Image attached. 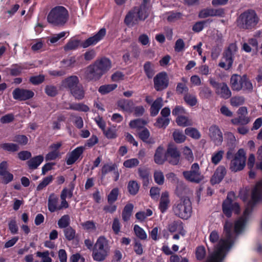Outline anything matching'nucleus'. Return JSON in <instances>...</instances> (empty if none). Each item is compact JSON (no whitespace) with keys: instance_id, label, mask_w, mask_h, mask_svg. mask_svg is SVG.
Listing matches in <instances>:
<instances>
[{"instance_id":"nucleus-1","label":"nucleus","mask_w":262,"mask_h":262,"mask_svg":"<svg viewBox=\"0 0 262 262\" xmlns=\"http://www.w3.org/2000/svg\"><path fill=\"white\" fill-rule=\"evenodd\" d=\"M262 198V181L258 182L254 188L251 200L249 202L243 216L238 219L233 226V224L226 221L224 227V237L219 240V235L215 231L211 232L209 239L213 244L214 248L209 252L206 262H223L225 255L232 246L236 234L240 233L245 228L251 212L250 208Z\"/></svg>"},{"instance_id":"nucleus-2","label":"nucleus","mask_w":262,"mask_h":262,"mask_svg":"<svg viewBox=\"0 0 262 262\" xmlns=\"http://www.w3.org/2000/svg\"><path fill=\"white\" fill-rule=\"evenodd\" d=\"M69 17L68 10L63 6H56L51 9L48 16V21L55 26H63Z\"/></svg>"},{"instance_id":"nucleus-3","label":"nucleus","mask_w":262,"mask_h":262,"mask_svg":"<svg viewBox=\"0 0 262 262\" xmlns=\"http://www.w3.org/2000/svg\"><path fill=\"white\" fill-rule=\"evenodd\" d=\"M191 209V203L187 197L178 201L172 208L174 214L183 219H187L190 216Z\"/></svg>"},{"instance_id":"nucleus-4","label":"nucleus","mask_w":262,"mask_h":262,"mask_svg":"<svg viewBox=\"0 0 262 262\" xmlns=\"http://www.w3.org/2000/svg\"><path fill=\"white\" fill-rule=\"evenodd\" d=\"M109 251L108 242L103 236L99 237L93 250V257L97 261H101L104 259Z\"/></svg>"},{"instance_id":"nucleus-5","label":"nucleus","mask_w":262,"mask_h":262,"mask_svg":"<svg viewBox=\"0 0 262 262\" xmlns=\"http://www.w3.org/2000/svg\"><path fill=\"white\" fill-rule=\"evenodd\" d=\"M258 21V17L253 11H248L242 13L237 18L236 23L238 27L249 29L254 27Z\"/></svg>"},{"instance_id":"nucleus-6","label":"nucleus","mask_w":262,"mask_h":262,"mask_svg":"<svg viewBox=\"0 0 262 262\" xmlns=\"http://www.w3.org/2000/svg\"><path fill=\"white\" fill-rule=\"evenodd\" d=\"M230 84L233 90L251 91L253 85L246 75H233L230 78Z\"/></svg>"},{"instance_id":"nucleus-7","label":"nucleus","mask_w":262,"mask_h":262,"mask_svg":"<svg viewBox=\"0 0 262 262\" xmlns=\"http://www.w3.org/2000/svg\"><path fill=\"white\" fill-rule=\"evenodd\" d=\"M183 174L186 180L195 183H199L205 179V177L200 171L199 164L196 163L191 165L190 170L184 171Z\"/></svg>"},{"instance_id":"nucleus-8","label":"nucleus","mask_w":262,"mask_h":262,"mask_svg":"<svg viewBox=\"0 0 262 262\" xmlns=\"http://www.w3.org/2000/svg\"><path fill=\"white\" fill-rule=\"evenodd\" d=\"M246 165V152L243 149H239L231 161L230 169L237 172L244 169Z\"/></svg>"},{"instance_id":"nucleus-9","label":"nucleus","mask_w":262,"mask_h":262,"mask_svg":"<svg viewBox=\"0 0 262 262\" xmlns=\"http://www.w3.org/2000/svg\"><path fill=\"white\" fill-rule=\"evenodd\" d=\"M232 195V193L228 194L227 199L223 203V211L227 217H230L232 212L238 213L240 211L238 204L236 202H233L230 198Z\"/></svg>"},{"instance_id":"nucleus-10","label":"nucleus","mask_w":262,"mask_h":262,"mask_svg":"<svg viewBox=\"0 0 262 262\" xmlns=\"http://www.w3.org/2000/svg\"><path fill=\"white\" fill-rule=\"evenodd\" d=\"M168 84L169 78L167 74L165 72L158 73L154 78V88L157 91L166 89Z\"/></svg>"},{"instance_id":"nucleus-11","label":"nucleus","mask_w":262,"mask_h":262,"mask_svg":"<svg viewBox=\"0 0 262 262\" xmlns=\"http://www.w3.org/2000/svg\"><path fill=\"white\" fill-rule=\"evenodd\" d=\"M106 35L105 28L101 29L97 33L93 36L88 38L81 43L83 48H88L91 46H94L101 41Z\"/></svg>"},{"instance_id":"nucleus-12","label":"nucleus","mask_w":262,"mask_h":262,"mask_svg":"<svg viewBox=\"0 0 262 262\" xmlns=\"http://www.w3.org/2000/svg\"><path fill=\"white\" fill-rule=\"evenodd\" d=\"M102 75L95 65L93 64L90 65L85 69L84 77L89 81H97Z\"/></svg>"},{"instance_id":"nucleus-13","label":"nucleus","mask_w":262,"mask_h":262,"mask_svg":"<svg viewBox=\"0 0 262 262\" xmlns=\"http://www.w3.org/2000/svg\"><path fill=\"white\" fill-rule=\"evenodd\" d=\"M12 94L14 99L21 101L29 99L34 95V92L31 90L19 88L15 89Z\"/></svg>"},{"instance_id":"nucleus-14","label":"nucleus","mask_w":262,"mask_h":262,"mask_svg":"<svg viewBox=\"0 0 262 262\" xmlns=\"http://www.w3.org/2000/svg\"><path fill=\"white\" fill-rule=\"evenodd\" d=\"M209 136L216 145H220L223 140V134L218 126L212 125L209 129Z\"/></svg>"},{"instance_id":"nucleus-15","label":"nucleus","mask_w":262,"mask_h":262,"mask_svg":"<svg viewBox=\"0 0 262 262\" xmlns=\"http://www.w3.org/2000/svg\"><path fill=\"white\" fill-rule=\"evenodd\" d=\"M224 14V10L222 8H207L203 9L200 12L199 17L201 18H204L209 16L223 17Z\"/></svg>"},{"instance_id":"nucleus-16","label":"nucleus","mask_w":262,"mask_h":262,"mask_svg":"<svg viewBox=\"0 0 262 262\" xmlns=\"http://www.w3.org/2000/svg\"><path fill=\"white\" fill-rule=\"evenodd\" d=\"M166 160L171 164L177 165L180 161V153L174 146H169L166 154Z\"/></svg>"},{"instance_id":"nucleus-17","label":"nucleus","mask_w":262,"mask_h":262,"mask_svg":"<svg viewBox=\"0 0 262 262\" xmlns=\"http://www.w3.org/2000/svg\"><path fill=\"white\" fill-rule=\"evenodd\" d=\"M48 207L51 212H54L56 211L65 208L64 207H62L61 202L59 205L58 204V197L54 193L50 194L49 196Z\"/></svg>"},{"instance_id":"nucleus-18","label":"nucleus","mask_w":262,"mask_h":262,"mask_svg":"<svg viewBox=\"0 0 262 262\" xmlns=\"http://www.w3.org/2000/svg\"><path fill=\"white\" fill-rule=\"evenodd\" d=\"M94 64L102 75L107 72L111 68V62L110 60L106 58H102L97 60Z\"/></svg>"},{"instance_id":"nucleus-19","label":"nucleus","mask_w":262,"mask_h":262,"mask_svg":"<svg viewBox=\"0 0 262 262\" xmlns=\"http://www.w3.org/2000/svg\"><path fill=\"white\" fill-rule=\"evenodd\" d=\"M79 84V79L76 76H70L62 82V85L66 88H68L70 91H71Z\"/></svg>"},{"instance_id":"nucleus-20","label":"nucleus","mask_w":262,"mask_h":262,"mask_svg":"<svg viewBox=\"0 0 262 262\" xmlns=\"http://www.w3.org/2000/svg\"><path fill=\"white\" fill-rule=\"evenodd\" d=\"M226 173V169L223 166H219L210 180L211 184L214 185L219 183L224 178Z\"/></svg>"},{"instance_id":"nucleus-21","label":"nucleus","mask_w":262,"mask_h":262,"mask_svg":"<svg viewBox=\"0 0 262 262\" xmlns=\"http://www.w3.org/2000/svg\"><path fill=\"white\" fill-rule=\"evenodd\" d=\"M83 151V148L81 146L78 147L73 150L69 155L67 160V164L68 165H72L74 163L82 154Z\"/></svg>"},{"instance_id":"nucleus-22","label":"nucleus","mask_w":262,"mask_h":262,"mask_svg":"<svg viewBox=\"0 0 262 262\" xmlns=\"http://www.w3.org/2000/svg\"><path fill=\"white\" fill-rule=\"evenodd\" d=\"M233 61V56H231L229 53H225L221 61L219 63V66L225 70H229L232 67Z\"/></svg>"},{"instance_id":"nucleus-23","label":"nucleus","mask_w":262,"mask_h":262,"mask_svg":"<svg viewBox=\"0 0 262 262\" xmlns=\"http://www.w3.org/2000/svg\"><path fill=\"white\" fill-rule=\"evenodd\" d=\"M136 12V10L134 8L126 15L124 21L127 26L132 27L138 23L139 19Z\"/></svg>"},{"instance_id":"nucleus-24","label":"nucleus","mask_w":262,"mask_h":262,"mask_svg":"<svg viewBox=\"0 0 262 262\" xmlns=\"http://www.w3.org/2000/svg\"><path fill=\"white\" fill-rule=\"evenodd\" d=\"M170 203L169 194L167 191L163 192L160 198L159 209L162 212H165L168 208Z\"/></svg>"},{"instance_id":"nucleus-25","label":"nucleus","mask_w":262,"mask_h":262,"mask_svg":"<svg viewBox=\"0 0 262 262\" xmlns=\"http://www.w3.org/2000/svg\"><path fill=\"white\" fill-rule=\"evenodd\" d=\"M217 94L221 97L227 99L231 95V92L226 84L224 83H220V86L217 88L215 91Z\"/></svg>"},{"instance_id":"nucleus-26","label":"nucleus","mask_w":262,"mask_h":262,"mask_svg":"<svg viewBox=\"0 0 262 262\" xmlns=\"http://www.w3.org/2000/svg\"><path fill=\"white\" fill-rule=\"evenodd\" d=\"M73 196L72 190H70L65 188L61 192L60 199L61 202L62 207H64L65 208L69 207V205L68 202L66 201L67 198H71Z\"/></svg>"},{"instance_id":"nucleus-27","label":"nucleus","mask_w":262,"mask_h":262,"mask_svg":"<svg viewBox=\"0 0 262 262\" xmlns=\"http://www.w3.org/2000/svg\"><path fill=\"white\" fill-rule=\"evenodd\" d=\"M164 148L159 146L156 150L154 156V161L158 164H162L166 159V156L164 155Z\"/></svg>"},{"instance_id":"nucleus-28","label":"nucleus","mask_w":262,"mask_h":262,"mask_svg":"<svg viewBox=\"0 0 262 262\" xmlns=\"http://www.w3.org/2000/svg\"><path fill=\"white\" fill-rule=\"evenodd\" d=\"M162 102L163 100L162 98L159 97L153 102L150 107V114L151 116H155L158 114L160 109L163 105Z\"/></svg>"},{"instance_id":"nucleus-29","label":"nucleus","mask_w":262,"mask_h":262,"mask_svg":"<svg viewBox=\"0 0 262 262\" xmlns=\"http://www.w3.org/2000/svg\"><path fill=\"white\" fill-rule=\"evenodd\" d=\"M107 200L109 205L104 207V210L106 212H113L115 210V206L114 205L115 202V189H112L111 193L108 194Z\"/></svg>"},{"instance_id":"nucleus-30","label":"nucleus","mask_w":262,"mask_h":262,"mask_svg":"<svg viewBox=\"0 0 262 262\" xmlns=\"http://www.w3.org/2000/svg\"><path fill=\"white\" fill-rule=\"evenodd\" d=\"M169 229L170 232H177L182 236L184 235L185 233L181 222H173L169 226Z\"/></svg>"},{"instance_id":"nucleus-31","label":"nucleus","mask_w":262,"mask_h":262,"mask_svg":"<svg viewBox=\"0 0 262 262\" xmlns=\"http://www.w3.org/2000/svg\"><path fill=\"white\" fill-rule=\"evenodd\" d=\"M70 93L76 99L81 100L84 97V91L80 84L70 91Z\"/></svg>"},{"instance_id":"nucleus-32","label":"nucleus","mask_w":262,"mask_h":262,"mask_svg":"<svg viewBox=\"0 0 262 262\" xmlns=\"http://www.w3.org/2000/svg\"><path fill=\"white\" fill-rule=\"evenodd\" d=\"M43 157L42 156H36L28 161V165L31 169H36L42 162Z\"/></svg>"},{"instance_id":"nucleus-33","label":"nucleus","mask_w":262,"mask_h":262,"mask_svg":"<svg viewBox=\"0 0 262 262\" xmlns=\"http://www.w3.org/2000/svg\"><path fill=\"white\" fill-rule=\"evenodd\" d=\"M195 257L198 260L202 261L205 259L206 256V250L204 246H198L194 251Z\"/></svg>"},{"instance_id":"nucleus-34","label":"nucleus","mask_w":262,"mask_h":262,"mask_svg":"<svg viewBox=\"0 0 262 262\" xmlns=\"http://www.w3.org/2000/svg\"><path fill=\"white\" fill-rule=\"evenodd\" d=\"M139 20H144L148 15V9L145 6L135 8Z\"/></svg>"},{"instance_id":"nucleus-35","label":"nucleus","mask_w":262,"mask_h":262,"mask_svg":"<svg viewBox=\"0 0 262 262\" xmlns=\"http://www.w3.org/2000/svg\"><path fill=\"white\" fill-rule=\"evenodd\" d=\"M176 122L179 126L185 127L192 125V121L185 116H179L176 119Z\"/></svg>"},{"instance_id":"nucleus-36","label":"nucleus","mask_w":262,"mask_h":262,"mask_svg":"<svg viewBox=\"0 0 262 262\" xmlns=\"http://www.w3.org/2000/svg\"><path fill=\"white\" fill-rule=\"evenodd\" d=\"M140 138L144 142L147 143L152 144L154 143L153 139L149 138L150 133L149 130L144 128L138 133Z\"/></svg>"},{"instance_id":"nucleus-37","label":"nucleus","mask_w":262,"mask_h":262,"mask_svg":"<svg viewBox=\"0 0 262 262\" xmlns=\"http://www.w3.org/2000/svg\"><path fill=\"white\" fill-rule=\"evenodd\" d=\"M118 106L123 111H130L133 106V102L127 100H121L118 102Z\"/></svg>"},{"instance_id":"nucleus-38","label":"nucleus","mask_w":262,"mask_h":262,"mask_svg":"<svg viewBox=\"0 0 262 262\" xmlns=\"http://www.w3.org/2000/svg\"><path fill=\"white\" fill-rule=\"evenodd\" d=\"M143 68L146 76L148 78H151L155 74L154 64L150 62H146Z\"/></svg>"},{"instance_id":"nucleus-39","label":"nucleus","mask_w":262,"mask_h":262,"mask_svg":"<svg viewBox=\"0 0 262 262\" xmlns=\"http://www.w3.org/2000/svg\"><path fill=\"white\" fill-rule=\"evenodd\" d=\"M0 148L9 152H14L18 150V146L12 143H4L0 144Z\"/></svg>"},{"instance_id":"nucleus-40","label":"nucleus","mask_w":262,"mask_h":262,"mask_svg":"<svg viewBox=\"0 0 262 262\" xmlns=\"http://www.w3.org/2000/svg\"><path fill=\"white\" fill-rule=\"evenodd\" d=\"M67 108L84 112L89 111V108L87 105L81 103L71 104L69 107Z\"/></svg>"},{"instance_id":"nucleus-41","label":"nucleus","mask_w":262,"mask_h":262,"mask_svg":"<svg viewBox=\"0 0 262 262\" xmlns=\"http://www.w3.org/2000/svg\"><path fill=\"white\" fill-rule=\"evenodd\" d=\"M146 123L144 120L139 119L131 121L129 125L130 128L138 130L143 127Z\"/></svg>"},{"instance_id":"nucleus-42","label":"nucleus","mask_w":262,"mask_h":262,"mask_svg":"<svg viewBox=\"0 0 262 262\" xmlns=\"http://www.w3.org/2000/svg\"><path fill=\"white\" fill-rule=\"evenodd\" d=\"M80 46V41L77 39H71L64 47L66 51L77 49Z\"/></svg>"},{"instance_id":"nucleus-43","label":"nucleus","mask_w":262,"mask_h":262,"mask_svg":"<svg viewBox=\"0 0 262 262\" xmlns=\"http://www.w3.org/2000/svg\"><path fill=\"white\" fill-rule=\"evenodd\" d=\"M224 151L220 150L212 154L211 159V162L214 165L217 164L222 159Z\"/></svg>"},{"instance_id":"nucleus-44","label":"nucleus","mask_w":262,"mask_h":262,"mask_svg":"<svg viewBox=\"0 0 262 262\" xmlns=\"http://www.w3.org/2000/svg\"><path fill=\"white\" fill-rule=\"evenodd\" d=\"M134 208V205L132 204H127L123 211L122 217L124 221H127L130 217Z\"/></svg>"},{"instance_id":"nucleus-45","label":"nucleus","mask_w":262,"mask_h":262,"mask_svg":"<svg viewBox=\"0 0 262 262\" xmlns=\"http://www.w3.org/2000/svg\"><path fill=\"white\" fill-rule=\"evenodd\" d=\"M26 68L24 65L16 64L12 66L9 70L11 75L15 76L20 74L22 71Z\"/></svg>"},{"instance_id":"nucleus-46","label":"nucleus","mask_w":262,"mask_h":262,"mask_svg":"<svg viewBox=\"0 0 262 262\" xmlns=\"http://www.w3.org/2000/svg\"><path fill=\"white\" fill-rule=\"evenodd\" d=\"M251 121L248 117H239L231 119V122L234 125L247 124Z\"/></svg>"},{"instance_id":"nucleus-47","label":"nucleus","mask_w":262,"mask_h":262,"mask_svg":"<svg viewBox=\"0 0 262 262\" xmlns=\"http://www.w3.org/2000/svg\"><path fill=\"white\" fill-rule=\"evenodd\" d=\"M134 231L136 235L141 239H145L147 238L145 231L139 226L135 225L134 227Z\"/></svg>"},{"instance_id":"nucleus-48","label":"nucleus","mask_w":262,"mask_h":262,"mask_svg":"<svg viewBox=\"0 0 262 262\" xmlns=\"http://www.w3.org/2000/svg\"><path fill=\"white\" fill-rule=\"evenodd\" d=\"M184 99L186 103L190 106H194L198 103V100L196 96L192 94H186L184 96Z\"/></svg>"},{"instance_id":"nucleus-49","label":"nucleus","mask_w":262,"mask_h":262,"mask_svg":"<svg viewBox=\"0 0 262 262\" xmlns=\"http://www.w3.org/2000/svg\"><path fill=\"white\" fill-rule=\"evenodd\" d=\"M53 180L52 176H49L45 178L42 181L38 184L36 189L37 191H40L45 188L47 185L51 183Z\"/></svg>"},{"instance_id":"nucleus-50","label":"nucleus","mask_w":262,"mask_h":262,"mask_svg":"<svg viewBox=\"0 0 262 262\" xmlns=\"http://www.w3.org/2000/svg\"><path fill=\"white\" fill-rule=\"evenodd\" d=\"M185 134L190 137L194 139H199L201 135L199 132L195 128L192 127H188L185 130Z\"/></svg>"},{"instance_id":"nucleus-51","label":"nucleus","mask_w":262,"mask_h":262,"mask_svg":"<svg viewBox=\"0 0 262 262\" xmlns=\"http://www.w3.org/2000/svg\"><path fill=\"white\" fill-rule=\"evenodd\" d=\"M152 211L150 209H147L144 211H140L136 214V218L140 222L143 221L147 217L152 215Z\"/></svg>"},{"instance_id":"nucleus-52","label":"nucleus","mask_w":262,"mask_h":262,"mask_svg":"<svg viewBox=\"0 0 262 262\" xmlns=\"http://www.w3.org/2000/svg\"><path fill=\"white\" fill-rule=\"evenodd\" d=\"M173 137L174 140L177 143H182L186 140V136L183 134L182 131L175 130L173 133Z\"/></svg>"},{"instance_id":"nucleus-53","label":"nucleus","mask_w":262,"mask_h":262,"mask_svg":"<svg viewBox=\"0 0 262 262\" xmlns=\"http://www.w3.org/2000/svg\"><path fill=\"white\" fill-rule=\"evenodd\" d=\"M170 120L168 118H158L155 123V125L159 128H165L169 123Z\"/></svg>"},{"instance_id":"nucleus-54","label":"nucleus","mask_w":262,"mask_h":262,"mask_svg":"<svg viewBox=\"0 0 262 262\" xmlns=\"http://www.w3.org/2000/svg\"><path fill=\"white\" fill-rule=\"evenodd\" d=\"M128 189L131 194L135 195L139 191V185L135 181H130L128 184Z\"/></svg>"},{"instance_id":"nucleus-55","label":"nucleus","mask_w":262,"mask_h":262,"mask_svg":"<svg viewBox=\"0 0 262 262\" xmlns=\"http://www.w3.org/2000/svg\"><path fill=\"white\" fill-rule=\"evenodd\" d=\"M182 154L184 158L189 162H192L194 159L192 150L187 146H185L182 150Z\"/></svg>"},{"instance_id":"nucleus-56","label":"nucleus","mask_w":262,"mask_h":262,"mask_svg":"<svg viewBox=\"0 0 262 262\" xmlns=\"http://www.w3.org/2000/svg\"><path fill=\"white\" fill-rule=\"evenodd\" d=\"M154 180L158 185H163L164 182L163 173L160 170H156L154 174Z\"/></svg>"},{"instance_id":"nucleus-57","label":"nucleus","mask_w":262,"mask_h":262,"mask_svg":"<svg viewBox=\"0 0 262 262\" xmlns=\"http://www.w3.org/2000/svg\"><path fill=\"white\" fill-rule=\"evenodd\" d=\"M8 227L10 231L13 234L17 233L18 228L15 218L11 219L8 223Z\"/></svg>"},{"instance_id":"nucleus-58","label":"nucleus","mask_w":262,"mask_h":262,"mask_svg":"<svg viewBox=\"0 0 262 262\" xmlns=\"http://www.w3.org/2000/svg\"><path fill=\"white\" fill-rule=\"evenodd\" d=\"M70 224V216L68 215L62 216L58 222V225L60 228H66Z\"/></svg>"},{"instance_id":"nucleus-59","label":"nucleus","mask_w":262,"mask_h":262,"mask_svg":"<svg viewBox=\"0 0 262 262\" xmlns=\"http://www.w3.org/2000/svg\"><path fill=\"white\" fill-rule=\"evenodd\" d=\"M244 102L245 98L242 96L234 97L230 99L231 105L235 107L242 105Z\"/></svg>"},{"instance_id":"nucleus-60","label":"nucleus","mask_w":262,"mask_h":262,"mask_svg":"<svg viewBox=\"0 0 262 262\" xmlns=\"http://www.w3.org/2000/svg\"><path fill=\"white\" fill-rule=\"evenodd\" d=\"M114 89L115 86L114 84L103 85L100 86L98 91L101 94L104 95L111 92L114 90Z\"/></svg>"},{"instance_id":"nucleus-61","label":"nucleus","mask_w":262,"mask_h":262,"mask_svg":"<svg viewBox=\"0 0 262 262\" xmlns=\"http://www.w3.org/2000/svg\"><path fill=\"white\" fill-rule=\"evenodd\" d=\"M36 255L41 258V262H52V258L49 256V252L46 251L43 252H37Z\"/></svg>"},{"instance_id":"nucleus-62","label":"nucleus","mask_w":262,"mask_h":262,"mask_svg":"<svg viewBox=\"0 0 262 262\" xmlns=\"http://www.w3.org/2000/svg\"><path fill=\"white\" fill-rule=\"evenodd\" d=\"M57 92V88L54 85H48L46 86L45 92L49 96L54 97L56 96Z\"/></svg>"},{"instance_id":"nucleus-63","label":"nucleus","mask_w":262,"mask_h":262,"mask_svg":"<svg viewBox=\"0 0 262 262\" xmlns=\"http://www.w3.org/2000/svg\"><path fill=\"white\" fill-rule=\"evenodd\" d=\"M139 163V160L136 158L128 159L124 161L123 165L127 168H133L138 165Z\"/></svg>"},{"instance_id":"nucleus-64","label":"nucleus","mask_w":262,"mask_h":262,"mask_svg":"<svg viewBox=\"0 0 262 262\" xmlns=\"http://www.w3.org/2000/svg\"><path fill=\"white\" fill-rule=\"evenodd\" d=\"M200 96L204 98H208L212 95V92L209 88L206 86L200 89Z\"/></svg>"}]
</instances>
